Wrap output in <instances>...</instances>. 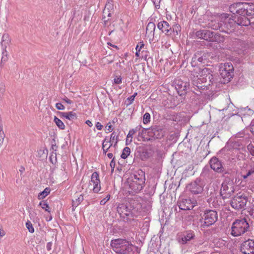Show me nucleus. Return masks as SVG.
I'll return each mask as SVG.
<instances>
[{
  "instance_id": "f257e3e1",
  "label": "nucleus",
  "mask_w": 254,
  "mask_h": 254,
  "mask_svg": "<svg viewBox=\"0 0 254 254\" xmlns=\"http://www.w3.org/2000/svg\"><path fill=\"white\" fill-rule=\"evenodd\" d=\"M111 245L114 252L119 254H133V250L136 249L134 246L123 239L112 240Z\"/></svg>"
},
{
  "instance_id": "f03ea898",
  "label": "nucleus",
  "mask_w": 254,
  "mask_h": 254,
  "mask_svg": "<svg viewBox=\"0 0 254 254\" xmlns=\"http://www.w3.org/2000/svg\"><path fill=\"white\" fill-rule=\"evenodd\" d=\"M250 225L245 218L236 220L232 224L231 234L234 237L240 236L246 232Z\"/></svg>"
},
{
  "instance_id": "7ed1b4c3",
  "label": "nucleus",
  "mask_w": 254,
  "mask_h": 254,
  "mask_svg": "<svg viewBox=\"0 0 254 254\" xmlns=\"http://www.w3.org/2000/svg\"><path fill=\"white\" fill-rule=\"evenodd\" d=\"M117 211L121 217L127 221L133 219L137 215V211L130 203L120 204L117 207Z\"/></svg>"
},
{
  "instance_id": "20e7f679",
  "label": "nucleus",
  "mask_w": 254,
  "mask_h": 254,
  "mask_svg": "<svg viewBox=\"0 0 254 254\" xmlns=\"http://www.w3.org/2000/svg\"><path fill=\"white\" fill-rule=\"evenodd\" d=\"M220 22H222V25L220 31L226 33H230L233 32L236 28V23L233 18L229 17V15L223 13L220 16Z\"/></svg>"
},
{
  "instance_id": "39448f33",
  "label": "nucleus",
  "mask_w": 254,
  "mask_h": 254,
  "mask_svg": "<svg viewBox=\"0 0 254 254\" xmlns=\"http://www.w3.org/2000/svg\"><path fill=\"white\" fill-rule=\"evenodd\" d=\"M220 74L223 79V82H229L234 75V67L231 63H226L220 68Z\"/></svg>"
},
{
  "instance_id": "423d86ee",
  "label": "nucleus",
  "mask_w": 254,
  "mask_h": 254,
  "mask_svg": "<svg viewBox=\"0 0 254 254\" xmlns=\"http://www.w3.org/2000/svg\"><path fill=\"white\" fill-rule=\"evenodd\" d=\"M235 186L232 181H225L221 185L220 194L223 199L228 198L234 193Z\"/></svg>"
},
{
  "instance_id": "0eeeda50",
  "label": "nucleus",
  "mask_w": 254,
  "mask_h": 254,
  "mask_svg": "<svg viewBox=\"0 0 254 254\" xmlns=\"http://www.w3.org/2000/svg\"><path fill=\"white\" fill-rule=\"evenodd\" d=\"M248 196L244 194H237L231 201V206L236 210L245 209L248 201Z\"/></svg>"
},
{
  "instance_id": "6e6552de",
  "label": "nucleus",
  "mask_w": 254,
  "mask_h": 254,
  "mask_svg": "<svg viewBox=\"0 0 254 254\" xmlns=\"http://www.w3.org/2000/svg\"><path fill=\"white\" fill-rule=\"evenodd\" d=\"M248 4L246 2H237L231 5L229 10L234 15H245L247 13Z\"/></svg>"
},
{
  "instance_id": "1a4fd4ad",
  "label": "nucleus",
  "mask_w": 254,
  "mask_h": 254,
  "mask_svg": "<svg viewBox=\"0 0 254 254\" xmlns=\"http://www.w3.org/2000/svg\"><path fill=\"white\" fill-rule=\"evenodd\" d=\"M202 218L204 220L203 225L206 227H209L213 224L217 220V213L214 210H206Z\"/></svg>"
},
{
  "instance_id": "9d476101",
  "label": "nucleus",
  "mask_w": 254,
  "mask_h": 254,
  "mask_svg": "<svg viewBox=\"0 0 254 254\" xmlns=\"http://www.w3.org/2000/svg\"><path fill=\"white\" fill-rule=\"evenodd\" d=\"M203 182L199 179H196L187 186L188 190L193 194L201 193L203 190Z\"/></svg>"
},
{
  "instance_id": "9b49d317",
  "label": "nucleus",
  "mask_w": 254,
  "mask_h": 254,
  "mask_svg": "<svg viewBox=\"0 0 254 254\" xmlns=\"http://www.w3.org/2000/svg\"><path fill=\"white\" fill-rule=\"evenodd\" d=\"M240 251L244 254H254V241L249 239L244 242L241 245Z\"/></svg>"
},
{
  "instance_id": "f8f14e48",
  "label": "nucleus",
  "mask_w": 254,
  "mask_h": 254,
  "mask_svg": "<svg viewBox=\"0 0 254 254\" xmlns=\"http://www.w3.org/2000/svg\"><path fill=\"white\" fill-rule=\"evenodd\" d=\"M195 249L197 251L203 253H208L212 249L211 244L207 241L199 242L195 245Z\"/></svg>"
},
{
  "instance_id": "ddd939ff",
  "label": "nucleus",
  "mask_w": 254,
  "mask_h": 254,
  "mask_svg": "<svg viewBox=\"0 0 254 254\" xmlns=\"http://www.w3.org/2000/svg\"><path fill=\"white\" fill-rule=\"evenodd\" d=\"M190 84L187 81L179 80L176 81V88L178 91V94L182 95L186 93L187 89L189 88Z\"/></svg>"
},
{
  "instance_id": "4468645a",
  "label": "nucleus",
  "mask_w": 254,
  "mask_h": 254,
  "mask_svg": "<svg viewBox=\"0 0 254 254\" xmlns=\"http://www.w3.org/2000/svg\"><path fill=\"white\" fill-rule=\"evenodd\" d=\"M178 203L180 209L184 210H191L195 205V202H192L190 199H183Z\"/></svg>"
},
{
  "instance_id": "2eb2a0df",
  "label": "nucleus",
  "mask_w": 254,
  "mask_h": 254,
  "mask_svg": "<svg viewBox=\"0 0 254 254\" xmlns=\"http://www.w3.org/2000/svg\"><path fill=\"white\" fill-rule=\"evenodd\" d=\"M211 168L218 173L222 172L223 168L221 162L216 157H213L210 160Z\"/></svg>"
},
{
  "instance_id": "dca6fc26",
  "label": "nucleus",
  "mask_w": 254,
  "mask_h": 254,
  "mask_svg": "<svg viewBox=\"0 0 254 254\" xmlns=\"http://www.w3.org/2000/svg\"><path fill=\"white\" fill-rule=\"evenodd\" d=\"M234 19L236 25L248 26L250 24L249 19L245 15H234L232 16Z\"/></svg>"
},
{
  "instance_id": "f3484780",
  "label": "nucleus",
  "mask_w": 254,
  "mask_h": 254,
  "mask_svg": "<svg viewBox=\"0 0 254 254\" xmlns=\"http://www.w3.org/2000/svg\"><path fill=\"white\" fill-rule=\"evenodd\" d=\"M91 181L94 185L93 190L94 192H98L100 190V181L99 180V174L97 172H94L91 176Z\"/></svg>"
},
{
  "instance_id": "a211bd4d",
  "label": "nucleus",
  "mask_w": 254,
  "mask_h": 254,
  "mask_svg": "<svg viewBox=\"0 0 254 254\" xmlns=\"http://www.w3.org/2000/svg\"><path fill=\"white\" fill-rule=\"evenodd\" d=\"M157 27L166 35H171L172 27L167 21H162L159 22L157 24Z\"/></svg>"
},
{
  "instance_id": "6ab92c4d",
  "label": "nucleus",
  "mask_w": 254,
  "mask_h": 254,
  "mask_svg": "<svg viewBox=\"0 0 254 254\" xmlns=\"http://www.w3.org/2000/svg\"><path fill=\"white\" fill-rule=\"evenodd\" d=\"M212 34V32L207 30H200L195 33V35L198 38L209 41Z\"/></svg>"
},
{
  "instance_id": "aec40b11",
  "label": "nucleus",
  "mask_w": 254,
  "mask_h": 254,
  "mask_svg": "<svg viewBox=\"0 0 254 254\" xmlns=\"http://www.w3.org/2000/svg\"><path fill=\"white\" fill-rule=\"evenodd\" d=\"M203 61V55L201 52H197L193 56L191 59V64L192 66H197L202 64Z\"/></svg>"
},
{
  "instance_id": "412c9836",
  "label": "nucleus",
  "mask_w": 254,
  "mask_h": 254,
  "mask_svg": "<svg viewBox=\"0 0 254 254\" xmlns=\"http://www.w3.org/2000/svg\"><path fill=\"white\" fill-rule=\"evenodd\" d=\"M194 72L195 73L194 75H196V77L198 78L207 76V74H210L211 71L210 69L206 67L202 68L197 67L194 70Z\"/></svg>"
},
{
  "instance_id": "4be33fe9",
  "label": "nucleus",
  "mask_w": 254,
  "mask_h": 254,
  "mask_svg": "<svg viewBox=\"0 0 254 254\" xmlns=\"http://www.w3.org/2000/svg\"><path fill=\"white\" fill-rule=\"evenodd\" d=\"M222 25V22H220V16L218 17L217 19L211 20L207 24V26L214 30L219 29L220 31Z\"/></svg>"
},
{
  "instance_id": "5701e85b",
  "label": "nucleus",
  "mask_w": 254,
  "mask_h": 254,
  "mask_svg": "<svg viewBox=\"0 0 254 254\" xmlns=\"http://www.w3.org/2000/svg\"><path fill=\"white\" fill-rule=\"evenodd\" d=\"M144 174L142 171L141 174L139 173L134 174L133 178L132 179L131 181L138 183L139 184L144 186L145 183Z\"/></svg>"
},
{
  "instance_id": "b1692460",
  "label": "nucleus",
  "mask_w": 254,
  "mask_h": 254,
  "mask_svg": "<svg viewBox=\"0 0 254 254\" xmlns=\"http://www.w3.org/2000/svg\"><path fill=\"white\" fill-rule=\"evenodd\" d=\"M143 186L138 183L131 181L129 184V187L131 190H129V191L132 193H138L142 189Z\"/></svg>"
},
{
  "instance_id": "393cba45",
  "label": "nucleus",
  "mask_w": 254,
  "mask_h": 254,
  "mask_svg": "<svg viewBox=\"0 0 254 254\" xmlns=\"http://www.w3.org/2000/svg\"><path fill=\"white\" fill-rule=\"evenodd\" d=\"M194 233L192 231H187L184 234V236L181 239V242L183 244H186L188 241L193 239Z\"/></svg>"
},
{
  "instance_id": "a878e982",
  "label": "nucleus",
  "mask_w": 254,
  "mask_h": 254,
  "mask_svg": "<svg viewBox=\"0 0 254 254\" xmlns=\"http://www.w3.org/2000/svg\"><path fill=\"white\" fill-rule=\"evenodd\" d=\"M59 115L61 117H64L70 121H73L77 119L76 114L73 112H59Z\"/></svg>"
},
{
  "instance_id": "bb28decb",
  "label": "nucleus",
  "mask_w": 254,
  "mask_h": 254,
  "mask_svg": "<svg viewBox=\"0 0 254 254\" xmlns=\"http://www.w3.org/2000/svg\"><path fill=\"white\" fill-rule=\"evenodd\" d=\"M10 43V39L9 35L7 34H4L2 37V40L1 42V46L3 48V51L6 50L7 46Z\"/></svg>"
},
{
  "instance_id": "cd10ccee",
  "label": "nucleus",
  "mask_w": 254,
  "mask_h": 254,
  "mask_svg": "<svg viewBox=\"0 0 254 254\" xmlns=\"http://www.w3.org/2000/svg\"><path fill=\"white\" fill-rule=\"evenodd\" d=\"M207 76L203 77L202 78H198L197 79L198 82H208V85H210V83H212L213 82V75L211 73L209 74H207Z\"/></svg>"
},
{
  "instance_id": "c85d7f7f",
  "label": "nucleus",
  "mask_w": 254,
  "mask_h": 254,
  "mask_svg": "<svg viewBox=\"0 0 254 254\" xmlns=\"http://www.w3.org/2000/svg\"><path fill=\"white\" fill-rule=\"evenodd\" d=\"M223 37L221 36L219 34L212 32V34L211 35L210 41L220 43L223 42Z\"/></svg>"
},
{
  "instance_id": "c756f323",
  "label": "nucleus",
  "mask_w": 254,
  "mask_h": 254,
  "mask_svg": "<svg viewBox=\"0 0 254 254\" xmlns=\"http://www.w3.org/2000/svg\"><path fill=\"white\" fill-rule=\"evenodd\" d=\"M50 192V189L49 188H46L43 191L40 192L38 196L39 199H42L45 198Z\"/></svg>"
},
{
  "instance_id": "7c9ffc66",
  "label": "nucleus",
  "mask_w": 254,
  "mask_h": 254,
  "mask_svg": "<svg viewBox=\"0 0 254 254\" xmlns=\"http://www.w3.org/2000/svg\"><path fill=\"white\" fill-rule=\"evenodd\" d=\"M54 122L59 128L61 129H64L65 126L64 123L60 119H59L56 116H55L54 117Z\"/></svg>"
},
{
  "instance_id": "2f4dec72",
  "label": "nucleus",
  "mask_w": 254,
  "mask_h": 254,
  "mask_svg": "<svg viewBox=\"0 0 254 254\" xmlns=\"http://www.w3.org/2000/svg\"><path fill=\"white\" fill-rule=\"evenodd\" d=\"M130 149L128 147H126L123 150L121 157L123 159H126L130 154Z\"/></svg>"
},
{
  "instance_id": "473e14b6",
  "label": "nucleus",
  "mask_w": 254,
  "mask_h": 254,
  "mask_svg": "<svg viewBox=\"0 0 254 254\" xmlns=\"http://www.w3.org/2000/svg\"><path fill=\"white\" fill-rule=\"evenodd\" d=\"M155 29V25L153 22H149L146 27V33L150 32V33L153 32L154 33Z\"/></svg>"
},
{
  "instance_id": "72a5a7b5",
  "label": "nucleus",
  "mask_w": 254,
  "mask_h": 254,
  "mask_svg": "<svg viewBox=\"0 0 254 254\" xmlns=\"http://www.w3.org/2000/svg\"><path fill=\"white\" fill-rule=\"evenodd\" d=\"M114 140H116V142H115V145L117 144V142L118 141V135L117 134L116 132H115V131H114L111 134L110 139V141H109L110 144L111 143L113 144V143Z\"/></svg>"
},
{
  "instance_id": "f704fd0d",
  "label": "nucleus",
  "mask_w": 254,
  "mask_h": 254,
  "mask_svg": "<svg viewBox=\"0 0 254 254\" xmlns=\"http://www.w3.org/2000/svg\"><path fill=\"white\" fill-rule=\"evenodd\" d=\"M150 153L148 152L147 150H143L141 154V160H146L150 157Z\"/></svg>"
},
{
  "instance_id": "c9c22d12",
  "label": "nucleus",
  "mask_w": 254,
  "mask_h": 254,
  "mask_svg": "<svg viewBox=\"0 0 254 254\" xmlns=\"http://www.w3.org/2000/svg\"><path fill=\"white\" fill-rule=\"evenodd\" d=\"M39 205L41 206V207L45 211H48V212H50L49 206L46 201H43L40 202L39 203Z\"/></svg>"
},
{
  "instance_id": "e433bc0d",
  "label": "nucleus",
  "mask_w": 254,
  "mask_h": 254,
  "mask_svg": "<svg viewBox=\"0 0 254 254\" xmlns=\"http://www.w3.org/2000/svg\"><path fill=\"white\" fill-rule=\"evenodd\" d=\"M150 115L148 113H146L143 115V122L144 124H146L150 122Z\"/></svg>"
},
{
  "instance_id": "4c0bfd02",
  "label": "nucleus",
  "mask_w": 254,
  "mask_h": 254,
  "mask_svg": "<svg viewBox=\"0 0 254 254\" xmlns=\"http://www.w3.org/2000/svg\"><path fill=\"white\" fill-rule=\"evenodd\" d=\"M105 141H106V140H105L104 141V142L103 143V145H102L103 153L105 154H106V153L107 152L109 149L112 146V143H111L108 147L106 148V146L107 143H108V141L107 142V143H105Z\"/></svg>"
},
{
  "instance_id": "58836bf2",
  "label": "nucleus",
  "mask_w": 254,
  "mask_h": 254,
  "mask_svg": "<svg viewBox=\"0 0 254 254\" xmlns=\"http://www.w3.org/2000/svg\"><path fill=\"white\" fill-rule=\"evenodd\" d=\"M26 226L30 233H32L34 232V229L32 226V224L29 221L26 222Z\"/></svg>"
},
{
  "instance_id": "ea45409f",
  "label": "nucleus",
  "mask_w": 254,
  "mask_h": 254,
  "mask_svg": "<svg viewBox=\"0 0 254 254\" xmlns=\"http://www.w3.org/2000/svg\"><path fill=\"white\" fill-rule=\"evenodd\" d=\"M2 56L1 58V62H5L8 59V52L7 50H4L2 52Z\"/></svg>"
},
{
  "instance_id": "a19ab883",
  "label": "nucleus",
  "mask_w": 254,
  "mask_h": 254,
  "mask_svg": "<svg viewBox=\"0 0 254 254\" xmlns=\"http://www.w3.org/2000/svg\"><path fill=\"white\" fill-rule=\"evenodd\" d=\"M83 200V196L80 194L75 200H73V202L75 205L79 204Z\"/></svg>"
},
{
  "instance_id": "79ce46f5",
  "label": "nucleus",
  "mask_w": 254,
  "mask_h": 254,
  "mask_svg": "<svg viewBox=\"0 0 254 254\" xmlns=\"http://www.w3.org/2000/svg\"><path fill=\"white\" fill-rule=\"evenodd\" d=\"M110 198V194H108L106 197H105L104 199H102L101 201H100V204L101 205H105L106 204V203L109 200Z\"/></svg>"
},
{
  "instance_id": "37998d69",
  "label": "nucleus",
  "mask_w": 254,
  "mask_h": 254,
  "mask_svg": "<svg viewBox=\"0 0 254 254\" xmlns=\"http://www.w3.org/2000/svg\"><path fill=\"white\" fill-rule=\"evenodd\" d=\"M56 107L58 110H64L65 108L64 106L60 103H58L56 104Z\"/></svg>"
},
{
  "instance_id": "c03bdc74",
  "label": "nucleus",
  "mask_w": 254,
  "mask_h": 254,
  "mask_svg": "<svg viewBox=\"0 0 254 254\" xmlns=\"http://www.w3.org/2000/svg\"><path fill=\"white\" fill-rule=\"evenodd\" d=\"M161 0H152V1L156 8H159Z\"/></svg>"
},
{
  "instance_id": "a18cd8bd",
  "label": "nucleus",
  "mask_w": 254,
  "mask_h": 254,
  "mask_svg": "<svg viewBox=\"0 0 254 254\" xmlns=\"http://www.w3.org/2000/svg\"><path fill=\"white\" fill-rule=\"evenodd\" d=\"M144 45L142 41L140 42L136 47V50L137 51V50H139V51H140L141 48L144 47Z\"/></svg>"
},
{
  "instance_id": "49530a36",
  "label": "nucleus",
  "mask_w": 254,
  "mask_h": 254,
  "mask_svg": "<svg viewBox=\"0 0 254 254\" xmlns=\"http://www.w3.org/2000/svg\"><path fill=\"white\" fill-rule=\"evenodd\" d=\"M114 82L115 84H120L122 82V78L121 76L116 77L114 78Z\"/></svg>"
},
{
  "instance_id": "de8ad7c7",
  "label": "nucleus",
  "mask_w": 254,
  "mask_h": 254,
  "mask_svg": "<svg viewBox=\"0 0 254 254\" xmlns=\"http://www.w3.org/2000/svg\"><path fill=\"white\" fill-rule=\"evenodd\" d=\"M115 165H116V163H115V161L114 160V158H113L112 160L110 162V164L111 167L112 168V172L114 171V168L115 167Z\"/></svg>"
},
{
  "instance_id": "09e8293b",
  "label": "nucleus",
  "mask_w": 254,
  "mask_h": 254,
  "mask_svg": "<svg viewBox=\"0 0 254 254\" xmlns=\"http://www.w3.org/2000/svg\"><path fill=\"white\" fill-rule=\"evenodd\" d=\"M178 31H180V26L178 25H175L174 27H173V31L174 32H176V34L178 35Z\"/></svg>"
},
{
  "instance_id": "8fccbe9b",
  "label": "nucleus",
  "mask_w": 254,
  "mask_h": 254,
  "mask_svg": "<svg viewBox=\"0 0 254 254\" xmlns=\"http://www.w3.org/2000/svg\"><path fill=\"white\" fill-rule=\"evenodd\" d=\"M135 133L134 130L132 129L129 131L128 134L127 135V138H132V135Z\"/></svg>"
},
{
  "instance_id": "3c124183",
  "label": "nucleus",
  "mask_w": 254,
  "mask_h": 254,
  "mask_svg": "<svg viewBox=\"0 0 254 254\" xmlns=\"http://www.w3.org/2000/svg\"><path fill=\"white\" fill-rule=\"evenodd\" d=\"M5 91V87L3 85H0V95H2Z\"/></svg>"
},
{
  "instance_id": "603ef678",
  "label": "nucleus",
  "mask_w": 254,
  "mask_h": 254,
  "mask_svg": "<svg viewBox=\"0 0 254 254\" xmlns=\"http://www.w3.org/2000/svg\"><path fill=\"white\" fill-rule=\"evenodd\" d=\"M254 173V169H251L250 170H249L247 172V173L246 174V175L249 177H250L251 175H252V174H253Z\"/></svg>"
},
{
  "instance_id": "864d4df0",
  "label": "nucleus",
  "mask_w": 254,
  "mask_h": 254,
  "mask_svg": "<svg viewBox=\"0 0 254 254\" xmlns=\"http://www.w3.org/2000/svg\"><path fill=\"white\" fill-rule=\"evenodd\" d=\"M248 149L250 150L251 154L254 156V147H253L252 145H249L248 146Z\"/></svg>"
},
{
  "instance_id": "5fc2aeb1",
  "label": "nucleus",
  "mask_w": 254,
  "mask_h": 254,
  "mask_svg": "<svg viewBox=\"0 0 254 254\" xmlns=\"http://www.w3.org/2000/svg\"><path fill=\"white\" fill-rule=\"evenodd\" d=\"M96 127L99 130H101L103 128V126L99 122H97L96 124Z\"/></svg>"
},
{
  "instance_id": "6e6d98bb",
  "label": "nucleus",
  "mask_w": 254,
  "mask_h": 254,
  "mask_svg": "<svg viewBox=\"0 0 254 254\" xmlns=\"http://www.w3.org/2000/svg\"><path fill=\"white\" fill-rule=\"evenodd\" d=\"M142 128V126L141 125L137 126L135 128L132 129L134 130V132L135 133L137 131H140V130Z\"/></svg>"
},
{
  "instance_id": "4d7b16f0",
  "label": "nucleus",
  "mask_w": 254,
  "mask_h": 254,
  "mask_svg": "<svg viewBox=\"0 0 254 254\" xmlns=\"http://www.w3.org/2000/svg\"><path fill=\"white\" fill-rule=\"evenodd\" d=\"M112 125L110 124V123H109L107 125L106 127V128H107V129L109 131V132H111L112 131Z\"/></svg>"
},
{
  "instance_id": "13d9d810",
  "label": "nucleus",
  "mask_w": 254,
  "mask_h": 254,
  "mask_svg": "<svg viewBox=\"0 0 254 254\" xmlns=\"http://www.w3.org/2000/svg\"><path fill=\"white\" fill-rule=\"evenodd\" d=\"M131 142H132V138H127H127H126V145L129 144Z\"/></svg>"
},
{
  "instance_id": "bf43d9fd",
  "label": "nucleus",
  "mask_w": 254,
  "mask_h": 254,
  "mask_svg": "<svg viewBox=\"0 0 254 254\" xmlns=\"http://www.w3.org/2000/svg\"><path fill=\"white\" fill-rule=\"evenodd\" d=\"M251 131L254 134V123L252 122L250 127Z\"/></svg>"
},
{
  "instance_id": "052dcab7",
  "label": "nucleus",
  "mask_w": 254,
  "mask_h": 254,
  "mask_svg": "<svg viewBox=\"0 0 254 254\" xmlns=\"http://www.w3.org/2000/svg\"><path fill=\"white\" fill-rule=\"evenodd\" d=\"M63 100L65 102H66L67 104H71L72 102L71 101V100H70V99H69L68 98H67V97H65L63 99Z\"/></svg>"
},
{
  "instance_id": "680f3d73",
  "label": "nucleus",
  "mask_w": 254,
  "mask_h": 254,
  "mask_svg": "<svg viewBox=\"0 0 254 254\" xmlns=\"http://www.w3.org/2000/svg\"><path fill=\"white\" fill-rule=\"evenodd\" d=\"M86 124L88 126H89V127H92V126H93V124H92V122H91L90 121H89V120H87V121H86Z\"/></svg>"
},
{
  "instance_id": "e2e57ef3",
  "label": "nucleus",
  "mask_w": 254,
  "mask_h": 254,
  "mask_svg": "<svg viewBox=\"0 0 254 254\" xmlns=\"http://www.w3.org/2000/svg\"><path fill=\"white\" fill-rule=\"evenodd\" d=\"M103 13L104 14H107L108 17H110L111 16V13L109 12L108 11L106 12V9H104Z\"/></svg>"
},
{
  "instance_id": "0e129e2a",
  "label": "nucleus",
  "mask_w": 254,
  "mask_h": 254,
  "mask_svg": "<svg viewBox=\"0 0 254 254\" xmlns=\"http://www.w3.org/2000/svg\"><path fill=\"white\" fill-rule=\"evenodd\" d=\"M51 243H48L47 245V249L48 250H51Z\"/></svg>"
},
{
  "instance_id": "69168bd1",
  "label": "nucleus",
  "mask_w": 254,
  "mask_h": 254,
  "mask_svg": "<svg viewBox=\"0 0 254 254\" xmlns=\"http://www.w3.org/2000/svg\"><path fill=\"white\" fill-rule=\"evenodd\" d=\"M128 99L130 101V102H132L134 99V96H131Z\"/></svg>"
},
{
  "instance_id": "338daca9",
  "label": "nucleus",
  "mask_w": 254,
  "mask_h": 254,
  "mask_svg": "<svg viewBox=\"0 0 254 254\" xmlns=\"http://www.w3.org/2000/svg\"><path fill=\"white\" fill-rule=\"evenodd\" d=\"M107 156L109 158L111 159L113 157V154L112 153H109L107 154Z\"/></svg>"
},
{
  "instance_id": "774afa93",
  "label": "nucleus",
  "mask_w": 254,
  "mask_h": 254,
  "mask_svg": "<svg viewBox=\"0 0 254 254\" xmlns=\"http://www.w3.org/2000/svg\"><path fill=\"white\" fill-rule=\"evenodd\" d=\"M139 52H140L139 50H137V51H136V53H135V56L137 57H140Z\"/></svg>"
}]
</instances>
